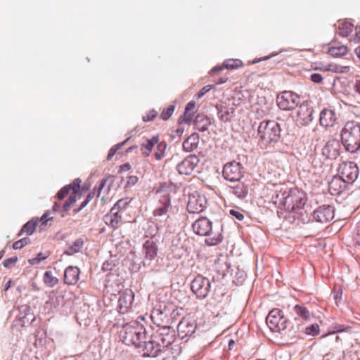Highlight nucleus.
<instances>
[{
    "label": "nucleus",
    "mask_w": 360,
    "mask_h": 360,
    "mask_svg": "<svg viewBox=\"0 0 360 360\" xmlns=\"http://www.w3.org/2000/svg\"><path fill=\"white\" fill-rule=\"evenodd\" d=\"M235 345V342L233 340H230L229 341V349H231L233 348V347Z\"/></svg>",
    "instance_id": "60"
},
{
    "label": "nucleus",
    "mask_w": 360,
    "mask_h": 360,
    "mask_svg": "<svg viewBox=\"0 0 360 360\" xmlns=\"http://www.w3.org/2000/svg\"><path fill=\"white\" fill-rule=\"evenodd\" d=\"M338 175L347 184H352L359 175V168L353 162H344L338 169Z\"/></svg>",
    "instance_id": "9"
},
{
    "label": "nucleus",
    "mask_w": 360,
    "mask_h": 360,
    "mask_svg": "<svg viewBox=\"0 0 360 360\" xmlns=\"http://www.w3.org/2000/svg\"><path fill=\"white\" fill-rule=\"evenodd\" d=\"M297 114V117L303 121L310 120L311 111L306 105L299 104Z\"/></svg>",
    "instance_id": "34"
},
{
    "label": "nucleus",
    "mask_w": 360,
    "mask_h": 360,
    "mask_svg": "<svg viewBox=\"0 0 360 360\" xmlns=\"http://www.w3.org/2000/svg\"><path fill=\"white\" fill-rule=\"evenodd\" d=\"M229 213L231 216L236 217L239 221H242L244 219V215L240 210H231Z\"/></svg>",
    "instance_id": "51"
},
{
    "label": "nucleus",
    "mask_w": 360,
    "mask_h": 360,
    "mask_svg": "<svg viewBox=\"0 0 360 360\" xmlns=\"http://www.w3.org/2000/svg\"><path fill=\"white\" fill-rule=\"evenodd\" d=\"M158 116V112L152 110L146 113V115L143 116V120L144 122H150L153 120Z\"/></svg>",
    "instance_id": "46"
},
{
    "label": "nucleus",
    "mask_w": 360,
    "mask_h": 360,
    "mask_svg": "<svg viewBox=\"0 0 360 360\" xmlns=\"http://www.w3.org/2000/svg\"><path fill=\"white\" fill-rule=\"evenodd\" d=\"M224 69H226L224 67V63H223V65L221 66H216L214 68H212V72H217L221 71Z\"/></svg>",
    "instance_id": "56"
},
{
    "label": "nucleus",
    "mask_w": 360,
    "mask_h": 360,
    "mask_svg": "<svg viewBox=\"0 0 360 360\" xmlns=\"http://www.w3.org/2000/svg\"><path fill=\"white\" fill-rule=\"evenodd\" d=\"M300 102V96L290 91H284L280 93L276 98L278 108L285 111H290L295 109L299 105Z\"/></svg>",
    "instance_id": "7"
},
{
    "label": "nucleus",
    "mask_w": 360,
    "mask_h": 360,
    "mask_svg": "<svg viewBox=\"0 0 360 360\" xmlns=\"http://www.w3.org/2000/svg\"><path fill=\"white\" fill-rule=\"evenodd\" d=\"M212 222L206 217H202L196 219L193 225H211Z\"/></svg>",
    "instance_id": "50"
},
{
    "label": "nucleus",
    "mask_w": 360,
    "mask_h": 360,
    "mask_svg": "<svg viewBox=\"0 0 360 360\" xmlns=\"http://www.w3.org/2000/svg\"><path fill=\"white\" fill-rule=\"evenodd\" d=\"M224 67L228 70H235L243 65L242 60L239 59H228L224 62Z\"/></svg>",
    "instance_id": "36"
},
{
    "label": "nucleus",
    "mask_w": 360,
    "mask_h": 360,
    "mask_svg": "<svg viewBox=\"0 0 360 360\" xmlns=\"http://www.w3.org/2000/svg\"><path fill=\"white\" fill-rule=\"evenodd\" d=\"M211 283L207 278L197 276L191 283L192 292L199 299H205L210 291Z\"/></svg>",
    "instance_id": "8"
},
{
    "label": "nucleus",
    "mask_w": 360,
    "mask_h": 360,
    "mask_svg": "<svg viewBox=\"0 0 360 360\" xmlns=\"http://www.w3.org/2000/svg\"><path fill=\"white\" fill-rule=\"evenodd\" d=\"M36 231V226H22L19 235L26 233L27 235H32Z\"/></svg>",
    "instance_id": "49"
},
{
    "label": "nucleus",
    "mask_w": 360,
    "mask_h": 360,
    "mask_svg": "<svg viewBox=\"0 0 360 360\" xmlns=\"http://www.w3.org/2000/svg\"><path fill=\"white\" fill-rule=\"evenodd\" d=\"M313 217L318 223H328L334 218V209L330 205L319 207L314 210Z\"/></svg>",
    "instance_id": "14"
},
{
    "label": "nucleus",
    "mask_w": 360,
    "mask_h": 360,
    "mask_svg": "<svg viewBox=\"0 0 360 360\" xmlns=\"http://www.w3.org/2000/svg\"><path fill=\"white\" fill-rule=\"evenodd\" d=\"M143 248L144 252L143 264L144 266H148L150 265L151 261L157 257L158 247L153 241L147 240L144 243Z\"/></svg>",
    "instance_id": "19"
},
{
    "label": "nucleus",
    "mask_w": 360,
    "mask_h": 360,
    "mask_svg": "<svg viewBox=\"0 0 360 360\" xmlns=\"http://www.w3.org/2000/svg\"><path fill=\"white\" fill-rule=\"evenodd\" d=\"M30 243V240L27 238H22L20 240L15 241L13 244V248L15 250L21 249L25 245Z\"/></svg>",
    "instance_id": "45"
},
{
    "label": "nucleus",
    "mask_w": 360,
    "mask_h": 360,
    "mask_svg": "<svg viewBox=\"0 0 360 360\" xmlns=\"http://www.w3.org/2000/svg\"><path fill=\"white\" fill-rule=\"evenodd\" d=\"M306 202V194L297 188L281 191L276 195L275 200L280 209L288 212H296L302 209Z\"/></svg>",
    "instance_id": "3"
},
{
    "label": "nucleus",
    "mask_w": 360,
    "mask_h": 360,
    "mask_svg": "<svg viewBox=\"0 0 360 360\" xmlns=\"http://www.w3.org/2000/svg\"><path fill=\"white\" fill-rule=\"evenodd\" d=\"M292 311L295 320H302L303 321H309L313 316L312 312H311L309 310V309L304 304L295 305L292 308Z\"/></svg>",
    "instance_id": "22"
},
{
    "label": "nucleus",
    "mask_w": 360,
    "mask_h": 360,
    "mask_svg": "<svg viewBox=\"0 0 360 360\" xmlns=\"http://www.w3.org/2000/svg\"><path fill=\"white\" fill-rule=\"evenodd\" d=\"M355 53H356V54L357 57H358V58H359V60H360V46H359V47H358V48H356V49H355Z\"/></svg>",
    "instance_id": "63"
},
{
    "label": "nucleus",
    "mask_w": 360,
    "mask_h": 360,
    "mask_svg": "<svg viewBox=\"0 0 360 360\" xmlns=\"http://www.w3.org/2000/svg\"><path fill=\"white\" fill-rule=\"evenodd\" d=\"M310 79L315 84H321L323 80V77L319 73H313L310 76Z\"/></svg>",
    "instance_id": "47"
},
{
    "label": "nucleus",
    "mask_w": 360,
    "mask_h": 360,
    "mask_svg": "<svg viewBox=\"0 0 360 360\" xmlns=\"http://www.w3.org/2000/svg\"><path fill=\"white\" fill-rule=\"evenodd\" d=\"M154 227H155V229L153 231V232H154V233H150L151 236H154L157 233V231L158 230V226H155Z\"/></svg>",
    "instance_id": "64"
},
{
    "label": "nucleus",
    "mask_w": 360,
    "mask_h": 360,
    "mask_svg": "<svg viewBox=\"0 0 360 360\" xmlns=\"http://www.w3.org/2000/svg\"><path fill=\"white\" fill-rule=\"evenodd\" d=\"M43 281L45 285L49 288L54 287L58 283V279L53 276L51 271H46L44 273Z\"/></svg>",
    "instance_id": "33"
},
{
    "label": "nucleus",
    "mask_w": 360,
    "mask_h": 360,
    "mask_svg": "<svg viewBox=\"0 0 360 360\" xmlns=\"http://www.w3.org/2000/svg\"><path fill=\"white\" fill-rule=\"evenodd\" d=\"M212 227L213 226H191V229L195 234L207 237Z\"/></svg>",
    "instance_id": "38"
},
{
    "label": "nucleus",
    "mask_w": 360,
    "mask_h": 360,
    "mask_svg": "<svg viewBox=\"0 0 360 360\" xmlns=\"http://www.w3.org/2000/svg\"><path fill=\"white\" fill-rule=\"evenodd\" d=\"M193 116V115H192V113L184 112V114L179 118V122L189 123L192 120Z\"/></svg>",
    "instance_id": "48"
},
{
    "label": "nucleus",
    "mask_w": 360,
    "mask_h": 360,
    "mask_svg": "<svg viewBox=\"0 0 360 360\" xmlns=\"http://www.w3.org/2000/svg\"><path fill=\"white\" fill-rule=\"evenodd\" d=\"M319 326L317 323H313L309 326H307L303 330L305 334L311 336L317 335L319 333Z\"/></svg>",
    "instance_id": "39"
},
{
    "label": "nucleus",
    "mask_w": 360,
    "mask_h": 360,
    "mask_svg": "<svg viewBox=\"0 0 360 360\" xmlns=\"http://www.w3.org/2000/svg\"><path fill=\"white\" fill-rule=\"evenodd\" d=\"M223 226H213L211 228V231L205 240V243L210 246H213L219 244L223 239Z\"/></svg>",
    "instance_id": "21"
},
{
    "label": "nucleus",
    "mask_w": 360,
    "mask_h": 360,
    "mask_svg": "<svg viewBox=\"0 0 360 360\" xmlns=\"http://www.w3.org/2000/svg\"><path fill=\"white\" fill-rule=\"evenodd\" d=\"M172 311L169 313V318L170 321V325L173 323V322L181 315V311H182L181 308H178L175 304H173V308H172Z\"/></svg>",
    "instance_id": "40"
},
{
    "label": "nucleus",
    "mask_w": 360,
    "mask_h": 360,
    "mask_svg": "<svg viewBox=\"0 0 360 360\" xmlns=\"http://www.w3.org/2000/svg\"><path fill=\"white\" fill-rule=\"evenodd\" d=\"M234 112V109L231 108L230 110H221L219 114L220 115L219 117L221 120L226 122L230 120L231 115H233Z\"/></svg>",
    "instance_id": "43"
},
{
    "label": "nucleus",
    "mask_w": 360,
    "mask_h": 360,
    "mask_svg": "<svg viewBox=\"0 0 360 360\" xmlns=\"http://www.w3.org/2000/svg\"><path fill=\"white\" fill-rule=\"evenodd\" d=\"M213 88L212 85H206L203 86L201 90L198 93V98H201L206 93L209 92Z\"/></svg>",
    "instance_id": "52"
},
{
    "label": "nucleus",
    "mask_w": 360,
    "mask_h": 360,
    "mask_svg": "<svg viewBox=\"0 0 360 360\" xmlns=\"http://www.w3.org/2000/svg\"><path fill=\"white\" fill-rule=\"evenodd\" d=\"M112 269V260L111 259L105 261L102 266V271L103 273H106L105 274V287L108 288V287H111L110 282V276H111V270Z\"/></svg>",
    "instance_id": "30"
},
{
    "label": "nucleus",
    "mask_w": 360,
    "mask_h": 360,
    "mask_svg": "<svg viewBox=\"0 0 360 360\" xmlns=\"http://www.w3.org/2000/svg\"><path fill=\"white\" fill-rule=\"evenodd\" d=\"M333 329L332 333H329V334H335V333H340L342 331H346L347 330H350V327L349 326H345L344 325L339 324V323H334L331 326Z\"/></svg>",
    "instance_id": "44"
},
{
    "label": "nucleus",
    "mask_w": 360,
    "mask_h": 360,
    "mask_svg": "<svg viewBox=\"0 0 360 360\" xmlns=\"http://www.w3.org/2000/svg\"><path fill=\"white\" fill-rule=\"evenodd\" d=\"M231 264L226 257L220 256L214 262V270L217 273L222 276H224L229 271Z\"/></svg>",
    "instance_id": "24"
},
{
    "label": "nucleus",
    "mask_w": 360,
    "mask_h": 360,
    "mask_svg": "<svg viewBox=\"0 0 360 360\" xmlns=\"http://www.w3.org/2000/svg\"><path fill=\"white\" fill-rule=\"evenodd\" d=\"M173 303L167 302H157L153 307L150 319L159 328L152 335V342L146 347L149 355H153L156 352L166 353L167 357L174 356L178 349H174L176 340L174 330L171 328L169 313L172 311Z\"/></svg>",
    "instance_id": "1"
},
{
    "label": "nucleus",
    "mask_w": 360,
    "mask_h": 360,
    "mask_svg": "<svg viewBox=\"0 0 360 360\" xmlns=\"http://www.w3.org/2000/svg\"><path fill=\"white\" fill-rule=\"evenodd\" d=\"M354 41L356 43L360 42V30L355 34Z\"/></svg>",
    "instance_id": "58"
},
{
    "label": "nucleus",
    "mask_w": 360,
    "mask_h": 360,
    "mask_svg": "<svg viewBox=\"0 0 360 360\" xmlns=\"http://www.w3.org/2000/svg\"><path fill=\"white\" fill-rule=\"evenodd\" d=\"M337 120V116L334 110L324 109L320 115V124L323 127H330L335 125Z\"/></svg>",
    "instance_id": "23"
},
{
    "label": "nucleus",
    "mask_w": 360,
    "mask_h": 360,
    "mask_svg": "<svg viewBox=\"0 0 360 360\" xmlns=\"http://www.w3.org/2000/svg\"><path fill=\"white\" fill-rule=\"evenodd\" d=\"M124 143H125V142H122V143H121L120 144V143H118V144L115 145V147H114L113 153H115V152H116L117 150H118L121 148V146H122V145H123V144H124Z\"/></svg>",
    "instance_id": "59"
},
{
    "label": "nucleus",
    "mask_w": 360,
    "mask_h": 360,
    "mask_svg": "<svg viewBox=\"0 0 360 360\" xmlns=\"http://www.w3.org/2000/svg\"><path fill=\"white\" fill-rule=\"evenodd\" d=\"M170 195L167 193L160 195L159 205L153 212V216L155 221H161L163 219L168 217V210L170 207Z\"/></svg>",
    "instance_id": "10"
},
{
    "label": "nucleus",
    "mask_w": 360,
    "mask_h": 360,
    "mask_svg": "<svg viewBox=\"0 0 360 360\" xmlns=\"http://www.w3.org/2000/svg\"><path fill=\"white\" fill-rule=\"evenodd\" d=\"M233 193L239 198H244L248 193V185L245 182L238 184L233 188Z\"/></svg>",
    "instance_id": "31"
},
{
    "label": "nucleus",
    "mask_w": 360,
    "mask_h": 360,
    "mask_svg": "<svg viewBox=\"0 0 360 360\" xmlns=\"http://www.w3.org/2000/svg\"><path fill=\"white\" fill-rule=\"evenodd\" d=\"M242 165L240 163L233 161L226 164L223 169L224 177L230 181H237L243 175Z\"/></svg>",
    "instance_id": "11"
},
{
    "label": "nucleus",
    "mask_w": 360,
    "mask_h": 360,
    "mask_svg": "<svg viewBox=\"0 0 360 360\" xmlns=\"http://www.w3.org/2000/svg\"><path fill=\"white\" fill-rule=\"evenodd\" d=\"M84 244L81 238L75 240L72 244L70 245L65 251V253L68 255H72L78 252L82 248Z\"/></svg>",
    "instance_id": "32"
},
{
    "label": "nucleus",
    "mask_w": 360,
    "mask_h": 360,
    "mask_svg": "<svg viewBox=\"0 0 360 360\" xmlns=\"http://www.w3.org/2000/svg\"><path fill=\"white\" fill-rule=\"evenodd\" d=\"M280 135V125L274 120L263 121L258 127V136L263 146L277 142Z\"/></svg>",
    "instance_id": "5"
},
{
    "label": "nucleus",
    "mask_w": 360,
    "mask_h": 360,
    "mask_svg": "<svg viewBox=\"0 0 360 360\" xmlns=\"http://www.w3.org/2000/svg\"><path fill=\"white\" fill-rule=\"evenodd\" d=\"M287 319L279 309L271 310L266 318V323L273 332H281L287 328Z\"/></svg>",
    "instance_id": "6"
},
{
    "label": "nucleus",
    "mask_w": 360,
    "mask_h": 360,
    "mask_svg": "<svg viewBox=\"0 0 360 360\" xmlns=\"http://www.w3.org/2000/svg\"><path fill=\"white\" fill-rule=\"evenodd\" d=\"M342 143L345 149L355 153L360 149V123L354 121L347 122L341 132Z\"/></svg>",
    "instance_id": "4"
},
{
    "label": "nucleus",
    "mask_w": 360,
    "mask_h": 360,
    "mask_svg": "<svg viewBox=\"0 0 360 360\" xmlns=\"http://www.w3.org/2000/svg\"><path fill=\"white\" fill-rule=\"evenodd\" d=\"M195 108V103L193 101L189 102L186 106L185 112H186L187 113L188 112L192 113V115H193Z\"/></svg>",
    "instance_id": "53"
},
{
    "label": "nucleus",
    "mask_w": 360,
    "mask_h": 360,
    "mask_svg": "<svg viewBox=\"0 0 360 360\" xmlns=\"http://www.w3.org/2000/svg\"><path fill=\"white\" fill-rule=\"evenodd\" d=\"M51 255L50 252L46 251L45 252H39L36 257L30 259L28 260L29 264L31 265L39 264L41 261H44Z\"/></svg>",
    "instance_id": "37"
},
{
    "label": "nucleus",
    "mask_w": 360,
    "mask_h": 360,
    "mask_svg": "<svg viewBox=\"0 0 360 360\" xmlns=\"http://www.w3.org/2000/svg\"><path fill=\"white\" fill-rule=\"evenodd\" d=\"M174 111V107L173 105L168 106L166 109H165L160 114V118L167 120H168Z\"/></svg>",
    "instance_id": "42"
},
{
    "label": "nucleus",
    "mask_w": 360,
    "mask_h": 360,
    "mask_svg": "<svg viewBox=\"0 0 360 360\" xmlns=\"http://www.w3.org/2000/svg\"><path fill=\"white\" fill-rule=\"evenodd\" d=\"M134 300V293L131 290H125L118 300L117 311L120 315L127 314L131 307Z\"/></svg>",
    "instance_id": "16"
},
{
    "label": "nucleus",
    "mask_w": 360,
    "mask_h": 360,
    "mask_svg": "<svg viewBox=\"0 0 360 360\" xmlns=\"http://www.w3.org/2000/svg\"><path fill=\"white\" fill-rule=\"evenodd\" d=\"M18 259L17 257H12L7 259L4 261L3 264L5 267H8L11 264H14L17 262Z\"/></svg>",
    "instance_id": "54"
},
{
    "label": "nucleus",
    "mask_w": 360,
    "mask_h": 360,
    "mask_svg": "<svg viewBox=\"0 0 360 360\" xmlns=\"http://www.w3.org/2000/svg\"><path fill=\"white\" fill-rule=\"evenodd\" d=\"M167 148V143L165 141H161L157 143V150L154 154V157L157 160H162L165 155V150Z\"/></svg>",
    "instance_id": "35"
},
{
    "label": "nucleus",
    "mask_w": 360,
    "mask_h": 360,
    "mask_svg": "<svg viewBox=\"0 0 360 360\" xmlns=\"http://www.w3.org/2000/svg\"><path fill=\"white\" fill-rule=\"evenodd\" d=\"M340 141L336 139H332L328 141L323 146L322 154L327 159L335 160L340 155Z\"/></svg>",
    "instance_id": "17"
},
{
    "label": "nucleus",
    "mask_w": 360,
    "mask_h": 360,
    "mask_svg": "<svg viewBox=\"0 0 360 360\" xmlns=\"http://www.w3.org/2000/svg\"><path fill=\"white\" fill-rule=\"evenodd\" d=\"M353 89L356 93L360 95V79L355 81Z\"/></svg>",
    "instance_id": "55"
},
{
    "label": "nucleus",
    "mask_w": 360,
    "mask_h": 360,
    "mask_svg": "<svg viewBox=\"0 0 360 360\" xmlns=\"http://www.w3.org/2000/svg\"><path fill=\"white\" fill-rule=\"evenodd\" d=\"M159 137L158 136H154L151 139H146V141L141 145L142 155L145 157L149 156L154 146L157 145Z\"/></svg>",
    "instance_id": "27"
},
{
    "label": "nucleus",
    "mask_w": 360,
    "mask_h": 360,
    "mask_svg": "<svg viewBox=\"0 0 360 360\" xmlns=\"http://www.w3.org/2000/svg\"><path fill=\"white\" fill-rule=\"evenodd\" d=\"M11 281H8L6 284H5V286H4V290H7L10 286H11Z\"/></svg>",
    "instance_id": "62"
},
{
    "label": "nucleus",
    "mask_w": 360,
    "mask_h": 360,
    "mask_svg": "<svg viewBox=\"0 0 360 360\" xmlns=\"http://www.w3.org/2000/svg\"><path fill=\"white\" fill-rule=\"evenodd\" d=\"M129 202V201L127 199H120L114 205V210H119L117 212L114 213V222L116 224L126 222L122 218V214L124 212L123 209L126 207Z\"/></svg>",
    "instance_id": "26"
},
{
    "label": "nucleus",
    "mask_w": 360,
    "mask_h": 360,
    "mask_svg": "<svg viewBox=\"0 0 360 360\" xmlns=\"http://www.w3.org/2000/svg\"><path fill=\"white\" fill-rule=\"evenodd\" d=\"M348 184L340 176H334L328 184V191L333 195H340Z\"/></svg>",
    "instance_id": "20"
},
{
    "label": "nucleus",
    "mask_w": 360,
    "mask_h": 360,
    "mask_svg": "<svg viewBox=\"0 0 360 360\" xmlns=\"http://www.w3.org/2000/svg\"><path fill=\"white\" fill-rule=\"evenodd\" d=\"M348 52L347 47L343 45L331 46L328 50V54L333 57H340L346 55Z\"/></svg>",
    "instance_id": "29"
},
{
    "label": "nucleus",
    "mask_w": 360,
    "mask_h": 360,
    "mask_svg": "<svg viewBox=\"0 0 360 360\" xmlns=\"http://www.w3.org/2000/svg\"><path fill=\"white\" fill-rule=\"evenodd\" d=\"M131 168V165L129 163L124 164L120 166V172L128 171Z\"/></svg>",
    "instance_id": "57"
},
{
    "label": "nucleus",
    "mask_w": 360,
    "mask_h": 360,
    "mask_svg": "<svg viewBox=\"0 0 360 360\" xmlns=\"http://www.w3.org/2000/svg\"><path fill=\"white\" fill-rule=\"evenodd\" d=\"M195 321L191 319L183 318L177 326V334L181 339L191 336L196 330Z\"/></svg>",
    "instance_id": "13"
},
{
    "label": "nucleus",
    "mask_w": 360,
    "mask_h": 360,
    "mask_svg": "<svg viewBox=\"0 0 360 360\" xmlns=\"http://www.w3.org/2000/svg\"><path fill=\"white\" fill-rule=\"evenodd\" d=\"M199 163L196 155H191L186 157L177 167V171L181 174L190 175Z\"/></svg>",
    "instance_id": "15"
},
{
    "label": "nucleus",
    "mask_w": 360,
    "mask_h": 360,
    "mask_svg": "<svg viewBox=\"0 0 360 360\" xmlns=\"http://www.w3.org/2000/svg\"><path fill=\"white\" fill-rule=\"evenodd\" d=\"M352 25L349 22H344L339 25V29L341 31V34L347 35L349 32L352 31Z\"/></svg>",
    "instance_id": "41"
},
{
    "label": "nucleus",
    "mask_w": 360,
    "mask_h": 360,
    "mask_svg": "<svg viewBox=\"0 0 360 360\" xmlns=\"http://www.w3.org/2000/svg\"><path fill=\"white\" fill-rule=\"evenodd\" d=\"M117 328L120 326L121 328L117 330V333L120 337V341H122L126 345H134L136 348L141 349L143 356L148 357H155L161 352H156L153 355H149L147 352L146 347L152 342V336L150 340L147 341L146 330L145 327L138 322L137 321H131L127 323H114V328L115 326Z\"/></svg>",
    "instance_id": "2"
},
{
    "label": "nucleus",
    "mask_w": 360,
    "mask_h": 360,
    "mask_svg": "<svg viewBox=\"0 0 360 360\" xmlns=\"http://www.w3.org/2000/svg\"><path fill=\"white\" fill-rule=\"evenodd\" d=\"M137 181V177L136 176H130L129 182H131L132 184H135Z\"/></svg>",
    "instance_id": "61"
},
{
    "label": "nucleus",
    "mask_w": 360,
    "mask_h": 360,
    "mask_svg": "<svg viewBox=\"0 0 360 360\" xmlns=\"http://www.w3.org/2000/svg\"><path fill=\"white\" fill-rule=\"evenodd\" d=\"M311 68L321 72H330L333 73H347L350 70L349 66H342L335 63H313Z\"/></svg>",
    "instance_id": "18"
},
{
    "label": "nucleus",
    "mask_w": 360,
    "mask_h": 360,
    "mask_svg": "<svg viewBox=\"0 0 360 360\" xmlns=\"http://www.w3.org/2000/svg\"><path fill=\"white\" fill-rule=\"evenodd\" d=\"M79 273L80 271L77 267L68 266L64 273L65 283L68 285L75 284L79 280Z\"/></svg>",
    "instance_id": "25"
},
{
    "label": "nucleus",
    "mask_w": 360,
    "mask_h": 360,
    "mask_svg": "<svg viewBox=\"0 0 360 360\" xmlns=\"http://www.w3.org/2000/svg\"><path fill=\"white\" fill-rule=\"evenodd\" d=\"M198 147V137L195 134H192L186 139L183 143V148L187 152H191Z\"/></svg>",
    "instance_id": "28"
},
{
    "label": "nucleus",
    "mask_w": 360,
    "mask_h": 360,
    "mask_svg": "<svg viewBox=\"0 0 360 360\" xmlns=\"http://www.w3.org/2000/svg\"><path fill=\"white\" fill-rule=\"evenodd\" d=\"M206 204L207 200L205 197L195 192L188 196L187 210L190 213H200L204 210Z\"/></svg>",
    "instance_id": "12"
}]
</instances>
